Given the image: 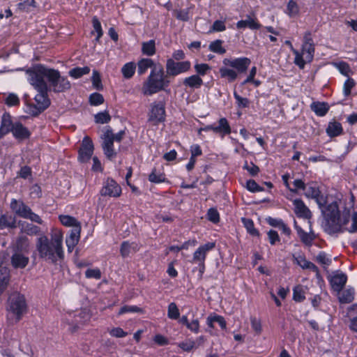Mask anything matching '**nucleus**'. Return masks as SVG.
<instances>
[{
    "label": "nucleus",
    "mask_w": 357,
    "mask_h": 357,
    "mask_svg": "<svg viewBox=\"0 0 357 357\" xmlns=\"http://www.w3.org/2000/svg\"><path fill=\"white\" fill-rule=\"evenodd\" d=\"M36 249L40 259L56 264L59 261L64 259L62 233L56 232L51 239L45 234L40 235L36 239Z\"/></svg>",
    "instance_id": "obj_1"
},
{
    "label": "nucleus",
    "mask_w": 357,
    "mask_h": 357,
    "mask_svg": "<svg viewBox=\"0 0 357 357\" xmlns=\"http://www.w3.org/2000/svg\"><path fill=\"white\" fill-rule=\"evenodd\" d=\"M169 80L168 75L164 74L162 68L154 66L143 84L142 92L144 95L149 96L167 87L169 84Z\"/></svg>",
    "instance_id": "obj_2"
},
{
    "label": "nucleus",
    "mask_w": 357,
    "mask_h": 357,
    "mask_svg": "<svg viewBox=\"0 0 357 357\" xmlns=\"http://www.w3.org/2000/svg\"><path fill=\"white\" fill-rule=\"evenodd\" d=\"M51 68H47L42 64H36L28 68L26 71L28 75V81L29 84L36 91H45L48 89V85L45 78L49 79V74Z\"/></svg>",
    "instance_id": "obj_3"
},
{
    "label": "nucleus",
    "mask_w": 357,
    "mask_h": 357,
    "mask_svg": "<svg viewBox=\"0 0 357 357\" xmlns=\"http://www.w3.org/2000/svg\"><path fill=\"white\" fill-rule=\"evenodd\" d=\"M6 309L8 314L13 316L16 321H20L26 310L24 296L17 291L11 293L7 301Z\"/></svg>",
    "instance_id": "obj_4"
},
{
    "label": "nucleus",
    "mask_w": 357,
    "mask_h": 357,
    "mask_svg": "<svg viewBox=\"0 0 357 357\" xmlns=\"http://www.w3.org/2000/svg\"><path fill=\"white\" fill-rule=\"evenodd\" d=\"M350 220L349 212L343 213L342 215L324 219L322 227L328 234L342 233L344 231L343 227L347 225Z\"/></svg>",
    "instance_id": "obj_5"
},
{
    "label": "nucleus",
    "mask_w": 357,
    "mask_h": 357,
    "mask_svg": "<svg viewBox=\"0 0 357 357\" xmlns=\"http://www.w3.org/2000/svg\"><path fill=\"white\" fill-rule=\"evenodd\" d=\"M38 93L34 97L36 103L29 102L26 100L27 112L33 116H37L46 109H47L51 103L48 97V89L45 91H37Z\"/></svg>",
    "instance_id": "obj_6"
},
{
    "label": "nucleus",
    "mask_w": 357,
    "mask_h": 357,
    "mask_svg": "<svg viewBox=\"0 0 357 357\" xmlns=\"http://www.w3.org/2000/svg\"><path fill=\"white\" fill-rule=\"evenodd\" d=\"M294 55V63L300 69H303L306 63L312 61L314 49L313 46H291Z\"/></svg>",
    "instance_id": "obj_7"
},
{
    "label": "nucleus",
    "mask_w": 357,
    "mask_h": 357,
    "mask_svg": "<svg viewBox=\"0 0 357 357\" xmlns=\"http://www.w3.org/2000/svg\"><path fill=\"white\" fill-rule=\"evenodd\" d=\"M50 86L55 93H61L70 89V81L66 77H62L59 70L51 68L48 75Z\"/></svg>",
    "instance_id": "obj_8"
},
{
    "label": "nucleus",
    "mask_w": 357,
    "mask_h": 357,
    "mask_svg": "<svg viewBox=\"0 0 357 357\" xmlns=\"http://www.w3.org/2000/svg\"><path fill=\"white\" fill-rule=\"evenodd\" d=\"M102 148L106 157L109 160H112L116 155V152L114 149V138L112 137V130L107 128L101 136Z\"/></svg>",
    "instance_id": "obj_9"
},
{
    "label": "nucleus",
    "mask_w": 357,
    "mask_h": 357,
    "mask_svg": "<svg viewBox=\"0 0 357 357\" xmlns=\"http://www.w3.org/2000/svg\"><path fill=\"white\" fill-rule=\"evenodd\" d=\"M165 119V104L162 102H153L151 105V109L149 113V121L157 125Z\"/></svg>",
    "instance_id": "obj_10"
},
{
    "label": "nucleus",
    "mask_w": 357,
    "mask_h": 357,
    "mask_svg": "<svg viewBox=\"0 0 357 357\" xmlns=\"http://www.w3.org/2000/svg\"><path fill=\"white\" fill-rule=\"evenodd\" d=\"M190 68V62L188 61L176 62L173 59H169L167 61L166 69L168 77L176 76L187 72Z\"/></svg>",
    "instance_id": "obj_11"
},
{
    "label": "nucleus",
    "mask_w": 357,
    "mask_h": 357,
    "mask_svg": "<svg viewBox=\"0 0 357 357\" xmlns=\"http://www.w3.org/2000/svg\"><path fill=\"white\" fill-rule=\"evenodd\" d=\"M251 63L250 59L241 57L236 59H225L223 64L234 68L238 74L245 73Z\"/></svg>",
    "instance_id": "obj_12"
},
{
    "label": "nucleus",
    "mask_w": 357,
    "mask_h": 357,
    "mask_svg": "<svg viewBox=\"0 0 357 357\" xmlns=\"http://www.w3.org/2000/svg\"><path fill=\"white\" fill-rule=\"evenodd\" d=\"M210 130H212L216 134L220 135L223 137L225 135L231 133V128L227 119L225 117H222L219 119L218 126L208 125L204 128H201L199 130V132L200 133L202 131L207 132Z\"/></svg>",
    "instance_id": "obj_13"
},
{
    "label": "nucleus",
    "mask_w": 357,
    "mask_h": 357,
    "mask_svg": "<svg viewBox=\"0 0 357 357\" xmlns=\"http://www.w3.org/2000/svg\"><path fill=\"white\" fill-rule=\"evenodd\" d=\"M102 196L119 197L121 194V186L112 178H107L100 191Z\"/></svg>",
    "instance_id": "obj_14"
},
{
    "label": "nucleus",
    "mask_w": 357,
    "mask_h": 357,
    "mask_svg": "<svg viewBox=\"0 0 357 357\" xmlns=\"http://www.w3.org/2000/svg\"><path fill=\"white\" fill-rule=\"evenodd\" d=\"M93 144L91 138L88 136L84 137L79 150V160L82 162L89 161L93 153Z\"/></svg>",
    "instance_id": "obj_15"
},
{
    "label": "nucleus",
    "mask_w": 357,
    "mask_h": 357,
    "mask_svg": "<svg viewBox=\"0 0 357 357\" xmlns=\"http://www.w3.org/2000/svg\"><path fill=\"white\" fill-rule=\"evenodd\" d=\"M29 262V257L25 252L13 250L10 257V264L14 268L23 269L26 268Z\"/></svg>",
    "instance_id": "obj_16"
},
{
    "label": "nucleus",
    "mask_w": 357,
    "mask_h": 357,
    "mask_svg": "<svg viewBox=\"0 0 357 357\" xmlns=\"http://www.w3.org/2000/svg\"><path fill=\"white\" fill-rule=\"evenodd\" d=\"M215 246L214 242H208L204 245L199 246L193 254L192 263L202 264L205 263L207 253L213 250Z\"/></svg>",
    "instance_id": "obj_17"
},
{
    "label": "nucleus",
    "mask_w": 357,
    "mask_h": 357,
    "mask_svg": "<svg viewBox=\"0 0 357 357\" xmlns=\"http://www.w3.org/2000/svg\"><path fill=\"white\" fill-rule=\"evenodd\" d=\"M261 27V24L254 13L248 15L245 20H241L236 23V28L238 29H245L248 28L252 30H257Z\"/></svg>",
    "instance_id": "obj_18"
},
{
    "label": "nucleus",
    "mask_w": 357,
    "mask_h": 357,
    "mask_svg": "<svg viewBox=\"0 0 357 357\" xmlns=\"http://www.w3.org/2000/svg\"><path fill=\"white\" fill-rule=\"evenodd\" d=\"M293 261L295 264L301 266L303 269H309L319 275L318 267L310 261H307L303 255H293Z\"/></svg>",
    "instance_id": "obj_19"
},
{
    "label": "nucleus",
    "mask_w": 357,
    "mask_h": 357,
    "mask_svg": "<svg viewBox=\"0 0 357 357\" xmlns=\"http://www.w3.org/2000/svg\"><path fill=\"white\" fill-rule=\"evenodd\" d=\"M294 213L298 218L310 219L312 216L310 209L305 206L301 199H296L293 201Z\"/></svg>",
    "instance_id": "obj_20"
},
{
    "label": "nucleus",
    "mask_w": 357,
    "mask_h": 357,
    "mask_svg": "<svg viewBox=\"0 0 357 357\" xmlns=\"http://www.w3.org/2000/svg\"><path fill=\"white\" fill-rule=\"evenodd\" d=\"M81 229L79 227L73 228L70 233L66 238V244L68 248V251L72 252L74 248L77 245L80 238Z\"/></svg>",
    "instance_id": "obj_21"
},
{
    "label": "nucleus",
    "mask_w": 357,
    "mask_h": 357,
    "mask_svg": "<svg viewBox=\"0 0 357 357\" xmlns=\"http://www.w3.org/2000/svg\"><path fill=\"white\" fill-rule=\"evenodd\" d=\"M347 277L344 273H337L331 277L330 283L334 291L340 292L344 287Z\"/></svg>",
    "instance_id": "obj_22"
},
{
    "label": "nucleus",
    "mask_w": 357,
    "mask_h": 357,
    "mask_svg": "<svg viewBox=\"0 0 357 357\" xmlns=\"http://www.w3.org/2000/svg\"><path fill=\"white\" fill-rule=\"evenodd\" d=\"M294 227L297 231L301 241L306 245L310 246L316 236L313 231H310L309 233L305 232L301 227L297 225V222L294 220Z\"/></svg>",
    "instance_id": "obj_23"
},
{
    "label": "nucleus",
    "mask_w": 357,
    "mask_h": 357,
    "mask_svg": "<svg viewBox=\"0 0 357 357\" xmlns=\"http://www.w3.org/2000/svg\"><path fill=\"white\" fill-rule=\"evenodd\" d=\"M139 250V246L137 243L123 241L121 245L120 253L123 258H126L137 252Z\"/></svg>",
    "instance_id": "obj_24"
},
{
    "label": "nucleus",
    "mask_w": 357,
    "mask_h": 357,
    "mask_svg": "<svg viewBox=\"0 0 357 357\" xmlns=\"http://www.w3.org/2000/svg\"><path fill=\"white\" fill-rule=\"evenodd\" d=\"M12 133L16 139L20 140L28 139L31 135L29 130L20 122L14 123Z\"/></svg>",
    "instance_id": "obj_25"
},
{
    "label": "nucleus",
    "mask_w": 357,
    "mask_h": 357,
    "mask_svg": "<svg viewBox=\"0 0 357 357\" xmlns=\"http://www.w3.org/2000/svg\"><path fill=\"white\" fill-rule=\"evenodd\" d=\"M10 278V271L6 267L0 266V296L7 289Z\"/></svg>",
    "instance_id": "obj_26"
},
{
    "label": "nucleus",
    "mask_w": 357,
    "mask_h": 357,
    "mask_svg": "<svg viewBox=\"0 0 357 357\" xmlns=\"http://www.w3.org/2000/svg\"><path fill=\"white\" fill-rule=\"evenodd\" d=\"M319 208L324 215V219L340 215L337 202L328 204L325 207H324V202H322V206Z\"/></svg>",
    "instance_id": "obj_27"
},
{
    "label": "nucleus",
    "mask_w": 357,
    "mask_h": 357,
    "mask_svg": "<svg viewBox=\"0 0 357 357\" xmlns=\"http://www.w3.org/2000/svg\"><path fill=\"white\" fill-rule=\"evenodd\" d=\"M13 128H14V123H12L10 116L4 114L2 116L0 126V138L3 137L9 132H12Z\"/></svg>",
    "instance_id": "obj_28"
},
{
    "label": "nucleus",
    "mask_w": 357,
    "mask_h": 357,
    "mask_svg": "<svg viewBox=\"0 0 357 357\" xmlns=\"http://www.w3.org/2000/svg\"><path fill=\"white\" fill-rule=\"evenodd\" d=\"M10 208L16 215L24 218L29 207L22 201L13 199L10 202Z\"/></svg>",
    "instance_id": "obj_29"
},
{
    "label": "nucleus",
    "mask_w": 357,
    "mask_h": 357,
    "mask_svg": "<svg viewBox=\"0 0 357 357\" xmlns=\"http://www.w3.org/2000/svg\"><path fill=\"white\" fill-rule=\"evenodd\" d=\"M219 73L222 78L227 79L228 82H232L238 77L237 72L232 68L224 66L219 69Z\"/></svg>",
    "instance_id": "obj_30"
},
{
    "label": "nucleus",
    "mask_w": 357,
    "mask_h": 357,
    "mask_svg": "<svg viewBox=\"0 0 357 357\" xmlns=\"http://www.w3.org/2000/svg\"><path fill=\"white\" fill-rule=\"evenodd\" d=\"M342 132L343 128L340 122L333 121L328 123L326 128V133L330 137L339 136Z\"/></svg>",
    "instance_id": "obj_31"
},
{
    "label": "nucleus",
    "mask_w": 357,
    "mask_h": 357,
    "mask_svg": "<svg viewBox=\"0 0 357 357\" xmlns=\"http://www.w3.org/2000/svg\"><path fill=\"white\" fill-rule=\"evenodd\" d=\"M19 226L20 227V231L22 233H24L29 236L37 235L40 231V227L27 222L20 221Z\"/></svg>",
    "instance_id": "obj_32"
},
{
    "label": "nucleus",
    "mask_w": 357,
    "mask_h": 357,
    "mask_svg": "<svg viewBox=\"0 0 357 357\" xmlns=\"http://www.w3.org/2000/svg\"><path fill=\"white\" fill-rule=\"evenodd\" d=\"M310 109L317 116H324L328 112L329 107H328L327 103L324 102H313L310 105Z\"/></svg>",
    "instance_id": "obj_33"
},
{
    "label": "nucleus",
    "mask_w": 357,
    "mask_h": 357,
    "mask_svg": "<svg viewBox=\"0 0 357 357\" xmlns=\"http://www.w3.org/2000/svg\"><path fill=\"white\" fill-rule=\"evenodd\" d=\"M183 84L191 89H199L203 84V80L198 75H193L185 77L183 80Z\"/></svg>",
    "instance_id": "obj_34"
},
{
    "label": "nucleus",
    "mask_w": 357,
    "mask_h": 357,
    "mask_svg": "<svg viewBox=\"0 0 357 357\" xmlns=\"http://www.w3.org/2000/svg\"><path fill=\"white\" fill-rule=\"evenodd\" d=\"M305 190V195L307 197H310L315 199L317 200L319 206L321 207L322 206V201L319 199L320 191L316 186H306Z\"/></svg>",
    "instance_id": "obj_35"
},
{
    "label": "nucleus",
    "mask_w": 357,
    "mask_h": 357,
    "mask_svg": "<svg viewBox=\"0 0 357 357\" xmlns=\"http://www.w3.org/2000/svg\"><path fill=\"white\" fill-rule=\"evenodd\" d=\"M29 248V239L26 236H22L17 238L13 250H20L21 252H25L26 254H28Z\"/></svg>",
    "instance_id": "obj_36"
},
{
    "label": "nucleus",
    "mask_w": 357,
    "mask_h": 357,
    "mask_svg": "<svg viewBox=\"0 0 357 357\" xmlns=\"http://www.w3.org/2000/svg\"><path fill=\"white\" fill-rule=\"evenodd\" d=\"M154 63L151 59H142L137 63V73L139 75L144 74L149 68H153Z\"/></svg>",
    "instance_id": "obj_37"
},
{
    "label": "nucleus",
    "mask_w": 357,
    "mask_h": 357,
    "mask_svg": "<svg viewBox=\"0 0 357 357\" xmlns=\"http://www.w3.org/2000/svg\"><path fill=\"white\" fill-rule=\"evenodd\" d=\"M59 218L64 226L73 227V228L79 227L81 229L80 223L74 217L67 215H61Z\"/></svg>",
    "instance_id": "obj_38"
},
{
    "label": "nucleus",
    "mask_w": 357,
    "mask_h": 357,
    "mask_svg": "<svg viewBox=\"0 0 357 357\" xmlns=\"http://www.w3.org/2000/svg\"><path fill=\"white\" fill-rule=\"evenodd\" d=\"M6 227H16L15 220L10 215H2L0 217V229Z\"/></svg>",
    "instance_id": "obj_39"
},
{
    "label": "nucleus",
    "mask_w": 357,
    "mask_h": 357,
    "mask_svg": "<svg viewBox=\"0 0 357 357\" xmlns=\"http://www.w3.org/2000/svg\"><path fill=\"white\" fill-rule=\"evenodd\" d=\"M92 24L93 30L92 31V34L96 35L95 40L96 42H98L99 38L102 36L103 31L102 29L100 22L96 16H94L92 19Z\"/></svg>",
    "instance_id": "obj_40"
},
{
    "label": "nucleus",
    "mask_w": 357,
    "mask_h": 357,
    "mask_svg": "<svg viewBox=\"0 0 357 357\" xmlns=\"http://www.w3.org/2000/svg\"><path fill=\"white\" fill-rule=\"evenodd\" d=\"M90 68L88 66L84 67H77L71 69L69 71V75L75 79L81 77L84 75L89 74Z\"/></svg>",
    "instance_id": "obj_41"
},
{
    "label": "nucleus",
    "mask_w": 357,
    "mask_h": 357,
    "mask_svg": "<svg viewBox=\"0 0 357 357\" xmlns=\"http://www.w3.org/2000/svg\"><path fill=\"white\" fill-rule=\"evenodd\" d=\"M136 69V65L133 62L126 63L121 68V72L123 77L126 79L131 78Z\"/></svg>",
    "instance_id": "obj_42"
},
{
    "label": "nucleus",
    "mask_w": 357,
    "mask_h": 357,
    "mask_svg": "<svg viewBox=\"0 0 357 357\" xmlns=\"http://www.w3.org/2000/svg\"><path fill=\"white\" fill-rule=\"evenodd\" d=\"M149 180L151 183H162L165 180V175L162 172H160L154 168L149 176Z\"/></svg>",
    "instance_id": "obj_43"
},
{
    "label": "nucleus",
    "mask_w": 357,
    "mask_h": 357,
    "mask_svg": "<svg viewBox=\"0 0 357 357\" xmlns=\"http://www.w3.org/2000/svg\"><path fill=\"white\" fill-rule=\"evenodd\" d=\"M300 11L299 6L294 0H289L287 5V14L290 17H294L298 15Z\"/></svg>",
    "instance_id": "obj_44"
},
{
    "label": "nucleus",
    "mask_w": 357,
    "mask_h": 357,
    "mask_svg": "<svg viewBox=\"0 0 357 357\" xmlns=\"http://www.w3.org/2000/svg\"><path fill=\"white\" fill-rule=\"evenodd\" d=\"M305 291L301 286H297L294 289L293 299L296 302H302L305 300Z\"/></svg>",
    "instance_id": "obj_45"
},
{
    "label": "nucleus",
    "mask_w": 357,
    "mask_h": 357,
    "mask_svg": "<svg viewBox=\"0 0 357 357\" xmlns=\"http://www.w3.org/2000/svg\"><path fill=\"white\" fill-rule=\"evenodd\" d=\"M242 222L243 223L245 227L247 229L248 231L252 236H258L259 231L254 227L253 221L251 219L243 218L241 219Z\"/></svg>",
    "instance_id": "obj_46"
},
{
    "label": "nucleus",
    "mask_w": 357,
    "mask_h": 357,
    "mask_svg": "<svg viewBox=\"0 0 357 357\" xmlns=\"http://www.w3.org/2000/svg\"><path fill=\"white\" fill-rule=\"evenodd\" d=\"M96 123H107L111 120V116L107 111H104L96 114L94 116Z\"/></svg>",
    "instance_id": "obj_47"
},
{
    "label": "nucleus",
    "mask_w": 357,
    "mask_h": 357,
    "mask_svg": "<svg viewBox=\"0 0 357 357\" xmlns=\"http://www.w3.org/2000/svg\"><path fill=\"white\" fill-rule=\"evenodd\" d=\"M167 316L172 319H177L179 318V310L175 303H171L168 305Z\"/></svg>",
    "instance_id": "obj_48"
},
{
    "label": "nucleus",
    "mask_w": 357,
    "mask_h": 357,
    "mask_svg": "<svg viewBox=\"0 0 357 357\" xmlns=\"http://www.w3.org/2000/svg\"><path fill=\"white\" fill-rule=\"evenodd\" d=\"M354 289H347L342 292L340 300L342 303H349L354 300Z\"/></svg>",
    "instance_id": "obj_49"
},
{
    "label": "nucleus",
    "mask_w": 357,
    "mask_h": 357,
    "mask_svg": "<svg viewBox=\"0 0 357 357\" xmlns=\"http://www.w3.org/2000/svg\"><path fill=\"white\" fill-rule=\"evenodd\" d=\"M91 81L93 87L97 90H102V84L101 82V77L100 73L94 70L93 71Z\"/></svg>",
    "instance_id": "obj_50"
},
{
    "label": "nucleus",
    "mask_w": 357,
    "mask_h": 357,
    "mask_svg": "<svg viewBox=\"0 0 357 357\" xmlns=\"http://www.w3.org/2000/svg\"><path fill=\"white\" fill-rule=\"evenodd\" d=\"M195 70L199 76H204L211 70V67L207 63H197Z\"/></svg>",
    "instance_id": "obj_51"
},
{
    "label": "nucleus",
    "mask_w": 357,
    "mask_h": 357,
    "mask_svg": "<svg viewBox=\"0 0 357 357\" xmlns=\"http://www.w3.org/2000/svg\"><path fill=\"white\" fill-rule=\"evenodd\" d=\"M89 102L91 105L97 106L104 102V98L99 93H93L89 96Z\"/></svg>",
    "instance_id": "obj_52"
},
{
    "label": "nucleus",
    "mask_w": 357,
    "mask_h": 357,
    "mask_svg": "<svg viewBox=\"0 0 357 357\" xmlns=\"http://www.w3.org/2000/svg\"><path fill=\"white\" fill-rule=\"evenodd\" d=\"M207 219L213 222L218 223L220 221V215L218 210L215 208H211L207 211Z\"/></svg>",
    "instance_id": "obj_53"
},
{
    "label": "nucleus",
    "mask_w": 357,
    "mask_h": 357,
    "mask_svg": "<svg viewBox=\"0 0 357 357\" xmlns=\"http://www.w3.org/2000/svg\"><path fill=\"white\" fill-rule=\"evenodd\" d=\"M243 168L246 169L252 176H256L259 172V167L253 162L248 163V161H245Z\"/></svg>",
    "instance_id": "obj_54"
},
{
    "label": "nucleus",
    "mask_w": 357,
    "mask_h": 357,
    "mask_svg": "<svg viewBox=\"0 0 357 357\" xmlns=\"http://www.w3.org/2000/svg\"><path fill=\"white\" fill-rule=\"evenodd\" d=\"M226 29L225 21L215 20L210 29V32H220Z\"/></svg>",
    "instance_id": "obj_55"
},
{
    "label": "nucleus",
    "mask_w": 357,
    "mask_h": 357,
    "mask_svg": "<svg viewBox=\"0 0 357 357\" xmlns=\"http://www.w3.org/2000/svg\"><path fill=\"white\" fill-rule=\"evenodd\" d=\"M247 189L252 192H261L264 190V188L259 186L255 181L254 180H248L246 183Z\"/></svg>",
    "instance_id": "obj_56"
},
{
    "label": "nucleus",
    "mask_w": 357,
    "mask_h": 357,
    "mask_svg": "<svg viewBox=\"0 0 357 357\" xmlns=\"http://www.w3.org/2000/svg\"><path fill=\"white\" fill-rule=\"evenodd\" d=\"M36 7V5L35 0H24L23 2L18 4L19 9L23 11H29L31 8Z\"/></svg>",
    "instance_id": "obj_57"
},
{
    "label": "nucleus",
    "mask_w": 357,
    "mask_h": 357,
    "mask_svg": "<svg viewBox=\"0 0 357 357\" xmlns=\"http://www.w3.org/2000/svg\"><path fill=\"white\" fill-rule=\"evenodd\" d=\"M24 218L29 219L31 221L36 222L40 225H42L43 223V221L40 218V217L38 215L33 213L30 208L27 211L26 216H24Z\"/></svg>",
    "instance_id": "obj_58"
},
{
    "label": "nucleus",
    "mask_w": 357,
    "mask_h": 357,
    "mask_svg": "<svg viewBox=\"0 0 357 357\" xmlns=\"http://www.w3.org/2000/svg\"><path fill=\"white\" fill-rule=\"evenodd\" d=\"M355 86V82L352 78H348L343 86V92L345 96H348L351 94L352 88Z\"/></svg>",
    "instance_id": "obj_59"
},
{
    "label": "nucleus",
    "mask_w": 357,
    "mask_h": 357,
    "mask_svg": "<svg viewBox=\"0 0 357 357\" xmlns=\"http://www.w3.org/2000/svg\"><path fill=\"white\" fill-rule=\"evenodd\" d=\"M316 260L318 263L324 266H329L331 263V259H329L327 257V255L324 252H321L318 254L316 257Z\"/></svg>",
    "instance_id": "obj_60"
},
{
    "label": "nucleus",
    "mask_w": 357,
    "mask_h": 357,
    "mask_svg": "<svg viewBox=\"0 0 357 357\" xmlns=\"http://www.w3.org/2000/svg\"><path fill=\"white\" fill-rule=\"evenodd\" d=\"M85 276L87 278L100 279L101 272L99 268L87 269L85 272Z\"/></svg>",
    "instance_id": "obj_61"
},
{
    "label": "nucleus",
    "mask_w": 357,
    "mask_h": 357,
    "mask_svg": "<svg viewBox=\"0 0 357 357\" xmlns=\"http://www.w3.org/2000/svg\"><path fill=\"white\" fill-rule=\"evenodd\" d=\"M234 96L236 100L238 107H241V108H245V107H248L249 100L248 98L241 97L236 92L234 93Z\"/></svg>",
    "instance_id": "obj_62"
},
{
    "label": "nucleus",
    "mask_w": 357,
    "mask_h": 357,
    "mask_svg": "<svg viewBox=\"0 0 357 357\" xmlns=\"http://www.w3.org/2000/svg\"><path fill=\"white\" fill-rule=\"evenodd\" d=\"M180 348H181L185 351H190L193 348L197 347L196 345V342L194 340H188L186 342H183L179 344Z\"/></svg>",
    "instance_id": "obj_63"
},
{
    "label": "nucleus",
    "mask_w": 357,
    "mask_h": 357,
    "mask_svg": "<svg viewBox=\"0 0 357 357\" xmlns=\"http://www.w3.org/2000/svg\"><path fill=\"white\" fill-rule=\"evenodd\" d=\"M6 104L10 107L16 106L20 104V99L17 95L10 93L6 99Z\"/></svg>",
    "instance_id": "obj_64"
}]
</instances>
